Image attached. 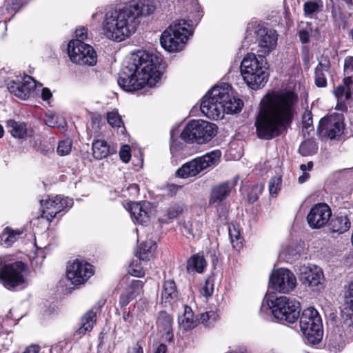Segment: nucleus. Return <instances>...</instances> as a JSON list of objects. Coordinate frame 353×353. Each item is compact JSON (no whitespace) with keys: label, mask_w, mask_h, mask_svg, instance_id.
I'll return each mask as SVG.
<instances>
[{"label":"nucleus","mask_w":353,"mask_h":353,"mask_svg":"<svg viewBox=\"0 0 353 353\" xmlns=\"http://www.w3.org/2000/svg\"><path fill=\"white\" fill-rule=\"evenodd\" d=\"M318 150V145L313 139H307L300 145L299 152L303 157L314 155Z\"/></svg>","instance_id":"34"},{"label":"nucleus","mask_w":353,"mask_h":353,"mask_svg":"<svg viewBox=\"0 0 353 353\" xmlns=\"http://www.w3.org/2000/svg\"><path fill=\"white\" fill-rule=\"evenodd\" d=\"M77 39H79L81 41H83L88 37V30L84 27H79L76 29L75 31Z\"/></svg>","instance_id":"51"},{"label":"nucleus","mask_w":353,"mask_h":353,"mask_svg":"<svg viewBox=\"0 0 353 353\" xmlns=\"http://www.w3.org/2000/svg\"><path fill=\"white\" fill-rule=\"evenodd\" d=\"M184 210L182 203H174L170 204L165 211V216L170 220H173L181 214Z\"/></svg>","instance_id":"35"},{"label":"nucleus","mask_w":353,"mask_h":353,"mask_svg":"<svg viewBox=\"0 0 353 353\" xmlns=\"http://www.w3.org/2000/svg\"><path fill=\"white\" fill-rule=\"evenodd\" d=\"M143 285V283L139 280H134L132 281L129 292L134 295V294H140Z\"/></svg>","instance_id":"46"},{"label":"nucleus","mask_w":353,"mask_h":353,"mask_svg":"<svg viewBox=\"0 0 353 353\" xmlns=\"http://www.w3.org/2000/svg\"><path fill=\"white\" fill-rule=\"evenodd\" d=\"M351 223L347 216H336L330 219L329 229L332 232L339 234L347 232L350 228Z\"/></svg>","instance_id":"28"},{"label":"nucleus","mask_w":353,"mask_h":353,"mask_svg":"<svg viewBox=\"0 0 353 353\" xmlns=\"http://www.w3.org/2000/svg\"><path fill=\"white\" fill-rule=\"evenodd\" d=\"M107 120L112 128H120L123 125L121 117L117 111L108 112L107 114Z\"/></svg>","instance_id":"39"},{"label":"nucleus","mask_w":353,"mask_h":353,"mask_svg":"<svg viewBox=\"0 0 353 353\" xmlns=\"http://www.w3.org/2000/svg\"><path fill=\"white\" fill-rule=\"evenodd\" d=\"M179 188H180V186L174 185V184L168 185V190L171 192H172V191L176 192Z\"/></svg>","instance_id":"64"},{"label":"nucleus","mask_w":353,"mask_h":353,"mask_svg":"<svg viewBox=\"0 0 353 353\" xmlns=\"http://www.w3.org/2000/svg\"><path fill=\"white\" fill-rule=\"evenodd\" d=\"M179 292L172 279L165 281L162 285L160 304L163 307H179Z\"/></svg>","instance_id":"20"},{"label":"nucleus","mask_w":353,"mask_h":353,"mask_svg":"<svg viewBox=\"0 0 353 353\" xmlns=\"http://www.w3.org/2000/svg\"><path fill=\"white\" fill-rule=\"evenodd\" d=\"M236 181H227L217 184L212 188L209 204L216 208L221 205V203L229 196L232 189L235 186Z\"/></svg>","instance_id":"21"},{"label":"nucleus","mask_w":353,"mask_h":353,"mask_svg":"<svg viewBox=\"0 0 353 353\" xmlns=\"http://www.w3.org/2000/svg\"><path fill=\"white\" fill-rule=\"evenodd\" d=\"M72 141L70 139L60 141L57 147V153L61 156L68 155L72 149Z\"/></svg>","instance_id":"40"},{"label":"nucleus","mask_w":353,"mask_h":353,"mask_svg":"<svg viewBox=\"0 0 353 353\" xmlns=\"http://www.w3.org/2000/svg\"><path fill=\"white\" fill-rule=\"evenodd\" d=\"M119 156L121 159L124 163H128L131 157L130 148L128 145H124L121 147L119 151Z\"/></svg>","instance_id":"45"},{"label":"nucleus","mask_w":353,"mask_h":353,"mask_svg":"<svg viewBox=\"0 0 353 353\" xmlns=\"http://www.w3.org/2000/svg\"><path fill=\"white\" fill-rule=\"evenodd\" d=\"M157 57L139 51L126 61L119 74L118 84L125 91L134 92L148 85L152 87L160 79Z\"/></svg>","instance_id":"3"},{"label":"nucleus","mask_w":353,"mask_h":353,"mask_svg":"<svg viewBox=\"0 0 353 353\" xmlns=\"http://www.w3.org/2000/svg\"><path fill=\"white\" fill-rule=\"evenodd\" d=\"M22 233L23 231L21 230H14L9 227H6L0 234V245L5 248L10 247L17 241Z\"/></svg>","instance_id":"29"},{"label":"nucleus","mask_w":353,"mask_h":353,"mask_svg":"<svg viewBox=\"0 0 353 353\" xmlns=\"http://www.w3.org/2000/svg\"><path fill=\"white\" fill-rule=\"evenodd\" d=\"M6 126L12 137L17 139H24L27 134V128L25 123L17 122L13 119H9L6 122Z\"/></svg>","instance_id":"31"},{"label":"nucleus","mask_w":353,"mask_h":353,"mask_svg":"<svg viewBox=\"0 0 353 353\" xmlns=\"http://www.w3.org/2000/svg\"><path fill=\"white\" fill-rule=\"evenodd\" d=\"M159 332L162 333V338L164 341L170 342L173 339L172 333V317L167 314L165 311L159 313L158 321Z\"/></svg>","instance_id":"22"},{"label":"nucleus","mask_w":353,"mask_h":353,"mask_svg":"<svg viewBox=\"0 0 353 353\" xmlns=\"http://www.w3.org/2000/svg\"><path fill=\"white\" fill-rule=\"evenodd\" d=\"M301 303L295 297L266 295L262 301L261 309H300Z\"/></svg>","instance_id":"18"},{"label":"nucleus","mask_w":353,"mask_h":353,"mask_svg":"<svg viewBox=\"0 0 353 353\" xmlns=\"http://www.w3.org/2000/svg\"><path fill=\"white\" fill-rule=\"evenodd\" d=\"M40 203L42 208L41 216L52 221L57 214L65 209L70 208L73 205V200L68 197L56 195L48 196L46 199H41Z\"/></svg>","instance_id":"11"},{"label":"nucleus","mask_w":353,"mask_h":353,"mask_svg":"<svg viewBox=\"0 0 353 353\" xmlns=\"http://www.w3.org/2000/svg\"><path fill=\"white\" fill-rule=\"evenodd\" d=\"M152 242H143L140 244L137 256L140 260H148L152 256Z\"/></svg>","instance_id":"36"},{"label":"nucleus","mask_w":353,"mask_h":353,"mask_svg":"<svg viewBox=\"0 0 353 353\" xmlns=\"http://www.w3.org/2000/svg\"><path fill=\"white\" fill-rule=\"evenodd\" d=\"M35 88V81L29 75H25L23 78L17 77L16 80L10 81L7 84L8 91L23 100L28 99Z\"/></svg>","instance_id":"16"},{"label":"nucleus","mask_w":353,"mask_h":353,"mask_svg":"<svg viewBox=\"0 0 353 353\" xmlns=\"http://www.w3.org/2000/svg\"><path fill=\"white\" fill-rule=\"evenodd\" d=\"M215 314H216V312L214 310H208V311H206V312L201 313V314L199 313V315L201 316L200 318H199V323L200 322H201V323L207 322L210 319H214Z\"/></svg>","instance_id":"48"},{"label":"nucleus","mask_w":353,"mask_h":353,"mask_svg":"<svg viewBox=\"0 0 353 353\" xmlns=\"http://www.w3.org/2000/svg\"><path fill=\"white\" fill-rule=\"evenodd\" d=\"M128 207L132 218L135 221L140 224H145L149 222L150 216L148 212L140 203L130 202L128 203Z\"/></svg>","instance_id":"25"},{"label":"nucleus","mask_w":353,"mask_h":353,"mask_svg":"<svg viewBox=\"0 0 353 353\" xmlns=\"http://www.w3.org/2000/svg\"><path fill=\"white\" fill-rule=\"evenodd\" d=\"M297 101V95L292 91L266 94L255 121L258 137L270 140L281 135L296 114Z\"/></svg>","instance_id":"1"},{"label":"nucleus","mask_w":353,"mask_h":353,"mask_svg":"<svg viewBox=\"0 0 353 353\" xmlns=\"http://www.w3.org/2000/svg\"><path fill=\"white\" fill-rule=\"evenodd\" d=\"M129 273L135 277H141L144 275V270L137 262H132L129 267Z\"/></svg>","instance_id":"43"},{"label":"nucleus","mask_w":353,"mask_h":353,"mask_svg":"<svg viewBox=\"0 0 353 353\" xmlns=\"http://www.w3.org/2000/svg\"><path fill=\"white\" fill-rule=\"evenodd\" d=\"M207 265V262L203 255L194 254L187 261V271L189 273L196 272L202 273Z\"/></svg>","instance_id":"30"},{"label":"nucleus","mask_w":353,"mask_h":353,"mask_svg":"<svg viewBox=\"0 0 353 353\" xmlns=\"http://www.w3.org/2000/svg\"><path fill=\"white\" fill-rule=\"evenodd\" d=\"M128 353H143L142 347L139 345L132 347L129 350Z\"/></svg>","instance_id":"59"},{"label":"nucleus","mask_w":353,"mask_h":353,"mask_svg":"<svg viewBox=\"0 0 353 353\" xmlns=\"http://www.w3.org/2000/svg\"><path fill=\"white\" fill-rule=\"evenodd\" d=\"M92 154L96 159H102L110 154V147L104 140H96L92 143Z\"/></svg>","instance_id":"32"},{"label":"nucleus","mask_w":353,"mask_h":353,"mask_svg":"<svg viewBox=\"0 0 353 353\" xmlns=\"http://www.w3.org/2000/svg\"><path fill=\"white\" fill-rule=\"evenodd\" d=\"M241 74L244 81L252 89L263 86L268 81L267 62L264 55L248 53L241 63Z\"/></svg>","instance_id":"6"},{"label":"nucleus","mask_w":353,"mask_h":353,"mask_svg":"<svg viewBox=\"0 0 353 353\" xmlns=\"http://www.w3.org/2000/svg\"><path fill=\"white\" fill-rule=\"evenodd\" d=\"M134 298V296L128 292L126 294H122L119 298V305L121 307L128 305L130 301Z\"/></svg>","instance_id":"49"},{"label":"nucleus","mask_w":353,"mask_h":353,"mask_svg":"<svg viewBox=\"0 0 353 353\" xmlns=\"http://www.w3.org/2000/svg\"><path fill=\"white\" fill-rule=\"evenodd\" d=\"M254 34L261 53L269 54L276 47L277 34L275 30L260 27L254 31Z\"/></svg>","instance_id":"19"},{"label":"nucleus","mask_w":353,"mask_h":353,"mask_svg":"<svg viewBox=\"0 0 353 353\" xmlns=\"http://www.w3.org/2000/svg\"><path fill=\"white\" fill-rule=\"evenodd\" d=\"M303 131H307L312 128V114L310 111H305L303 115Z\"/></svg>","instance_id":"44"},{"label":"nucleus","mask_w":353,"mask_h":353,"mask_svg":"<svg viewBox=\"0 0 353 353\" xmlns=\"http://www.w3.org/2000/svg\"><path fill=\"white\" fill-rule=\"evenodd\" d=\"M323 4L321 0L307 1L303 5L304 15L311 19L321 11Z\"/></svg>","instance_id":"33"},{"label":"nucleus","mask_w":353,"mask_h":353,"mask_svg":"<svg viewBox=\"0 0 353 353\" xmlns=\"http://www.w3.org/2000/svg\"><path fill=\"white\" fill-rule=\"evenodd\" d=\"M343 130L344 123L341 115H330L323 117L319 121L318 132L322 137L334 139L340 137Z\"/></svg>","instance_id":"14"},{"label":"nucleus","mask_w":353,"mask_h":353,"mask_svg":"<svg viewBox=\"0 0 353 353\" xmlns=\"http://www.w3.org/2000/svg\"><path fill=\"white\" fill-rule=\"evenodd\" d=\"M40 347L38 345L32 344L28 346L23 353H39Z\"/></svg>","instance_id":"53"},{"label":"nucleus","mask_w":353,"mask_h":353,"mask_svg":"<svg viewBox=\"0 0 353 353\" xmlns=\"http://www.w3.org/2000/svg\"><path fill=\"white\" fill-rule=\"evenodd\" d=\"M220 150H216L195 158L184 163L176 172V175L181 178L195 176L208 168L216 165L221 157Z\"/></svg>","instance_id":"9"},{"label":"nucleus","mask_w":353,"mask_h":353,"mask_svg":"<svg viewBox=\"0 0 353 353\" xmlns=\"http://www.w3.org/2000/svg\"><path fill=\"white\" fill-rule=\"evenodd\" d=\"M330 63L328 60L320 61L315 68L314 83L319 88H325L327 85L326 73L328 72Z\"/></svg>","instance_id":"27"},{"label":"nucleus","mask_w":353,"mask_h":353,"mask_svg":"<svg viewBox=\"0 0 353 353\" xmlns=\"http://www.w3.org/2000/svg\"><path fill=\"white\" fill-rule=\"evenodd\" d=\"M300 281L313 291L323 288L324 276L321 268L314 265H301L299 268Z\"/></svg>","instance_id":"15"},{"label":"nucleus","mask_w":353,"mask_h":353,"mask_svg":"<svg viewBox=\"0 0 353 353\" xmlns=\"http://www.w3.org/2000/svg\"><path fill=\"white\" fill-rule=\"evenodd\" d=\"M192 22L190 20L179 19L174 21L162 33L160 38L161 46L170 52L183 50L192 34Z\"/></svg>","instance_id":"7"},{"label":"nucleus","mask_w":353,"mask_h":353,"mask_svg":"<svg viewBox=\"0 0 353 353\" xmlns=\"http://www.w3.org/2000/svg\"><path fill=\"white\" fill-rule=\"evenodd\" d=\"M167 348L165 345L160 344L156 349L154 353H166Z\"/></svg>","instance_id":"63"},{"label":"nucleus","mask_w":353,"mask_h":353,"mask_svg":"<svg viewBox=\"0 0 353 353\" xmlns=\"http://www.w3.org/2000/svg\"><path fill=\"white\" fill-rule=\"evenodd\" d=\"M216 129V126L214 123L203 120H193L185 125L181 138L185 142L203 144L215 136Z\"/></svg>","instance_id":"8"},{"label":"nucleus","mask_w":353,"mask_h":353,"mask_svg":"<svg viewBox=\"0 0 353 353\" xmlns=\"http://www.w3.org/2000/svg\"><path fill=\"white\" fill-rule=\"evenodd\" d=\"M52 97V92L48 88H43L41 91V98L43 101H47Z\"/></svg>","instance_id":"55"},{"label":"nucleus","mask_w":353,"mask_h":353,"mask_svg":"<svg viewBox=\"0 0 353 353\" xmlns=\"http://www.w3.org/2000/svg\"><path fill=\"white\" fill-rule=\"evenodd\" d=\"M313 167V163L312 161H309L307 164H301L300 165V170L302 172H306L307 170H310Z\"/></svg>","instance_id":"57"},{"label":"nucleus","mask_w":353,"mask_h":353,"mask_svg":"<svg viewBox=\"0 0 353 353\" xmlns=\"http://www.w3.org/2000/svg\"><path fill=\"white\" fill-rule=\"evenodd\" d=\"M270 284L271 288L276 291L288 293L296 287V279L289 270L280 268L271 274Z\"/></svg>","instance_id":"12"},{"label":"nucleus","mask_w":353,"mask_h":353,"mask_svg":"<svg viewBox=\"0 0 353 353\" xmlns=\"http://www.w3.org/2000/svg\"><path fill=\"white\" fill-rule=\"evenodd\" d=\"M263 190V185L256 184L252 185L248 192V201L250 203H254L258 199L259 195L261 194Z\"/></svg>","instance_id":"38"},{"label":"nucleus","mask_w":353,"mask_h":353,"mask_svg":"<svg viewBox=\"0 0 353 353\" xmlns=\"http://www.w3.org/2000/svg\"><path fill=\"white\" fill-rule=\"evenodd\" d=\"M191 6L194 11L199 12L200 11V6L197 0H192Z\"/></svg>","instance_id":"62"},{"label":"nucleus","mask_w":353,"mask_h":353,"mask_svg":"<svg viewBox=\"0 0 353 353\" xmlns=\"http://www.w3.org/2000/svg\"><path fill=\"white\" fill-rule=\"evenodd\" d=\"M230 85L223 83L220 86H214L203 97L200 109L209 119H219L223 114H234L241 111L243 103L230 92Z\"/></svg>","instance_id":"5"},{"label":"nucleus","mask_w":353,"mask_h":353,"mask_svg":"<svg viewBox=\"0 0 353 353\" xmlns=\"http://www.w3.org/2000/svg\"><path fill=\"white\" fill-rule=\"evenodd\" d=\"M344 309H353V280L345 286Z\"/></svg>","instance_id":"37"},{"label":"nucleus","mask_w":353,"mask_h":353,"mask_svg":"<svg viewBox=\"0 0 353 353\" xmlns=\"http://www.w3.org/2000/svg\"><path fill=\"white\" fill-rule=\"evenodd\" d=\"M97 321V312L94 310L87 311L81 317V327L75 332L74 335L81 338L90 332L96 325Z\"/></svg>","instance_id":"24"},{"label":"nucleus","mask_w":353,"mask_h":353,"mask_svg":"<svg viewBox=\"0 0 353 353\" xmlns=\"http://www.w3.org/2000/svg\"><path fill=\"white\" fill-rule=\"evenodd\" d=\"M229 236L232 246L236 249L241 248V243L240 241V232L234 225L232 228L230 226L229 227Z\"/></svg>","instance_id":"41"},{"label":"nucleus","mask_w":353,"mask_h":353,"mask_svg":"<svg viewBox=\"0 0 353 353\" xmlns=\"http://www.w3.org/2000/svg\"><path fill=\"white\" fill-rule=\"evenodd\" d=\"M128 189L130 190H131L132 193L134 194H137L139 193V185L137 184H135V183L131 184L128 187Z\"/></svg>","instance_id":"61"},{"label":"nucleus","mask_w":353,"mask_h":353,"mask_svg":"<svg viewBox=\"0 0 353 353\" xmlns=\"http://www.w3.org/2000/svg\"><path fill=\"white\" fill-rule=\"evenodd\" d=\"M282 179L281 176L272 177L269 181V192L272 196H276L280 190Z\"/></svg>","instance_id":"42"},{"label":"nucleus","mask_w":353,"mask_h":353,"mask_svg":"<svg viewBox=\"0 0 353 353\" xmlns=\"http://www.w3.org/2000/svg\"><path fill=\"white\" fill-rule=\"evenodd\" d=\"M209 283L208 281H206L205 285L202 288V294L205 296H209L212 294L213 288L212 287L208 286Z\"/></svg>","instance_id":"54"},{"label":"nucleus","mask_w":353,"mask_h":353,"mask_svg":"<svg viewBox=\"0 0 353 353\" xmlns=\"http://www.w3.org/2000/svg\"><path fill=\"white\" fill-rule=\"evenodd\" d=\"M344 72L347 75L353 73V56H348L345 58Z\"/></svg>","instance_id":"47"},{"label":"nucleus","mask_w":353,"mask_h":353,"mask_svg":"<svg viewBox=\"0 0 353 353\" xmlns=\"http://www.w3.org/2000/svg\"><path fill=\"white\" fill-rule=\"evenodd\" d=\"M302 175H301L299 179H298V181L300 184H302L303 183H305V181H307L309 178H310V174L307 173V172H302Z\"/></svg>","instance_id":"56"},{"label":"nucleus","mask_w":353,"mask_h":353,"mask_svg":"<svg viewBox=\"0 0 353 353\" xmlns=\"http://www.w3.org/2000/svg\"><path fill=\"white\" fill-rule=\"evenodd\" d=\"M68 53L70 60L79 65H94L97 56L94 49L79 39H74L68 45Z\"/></svg>","instance_id":"10"},{"label":"nucleus","mask_w":353,"mask_h":353,"mask_svg":"<svg viewBox=\"0 0 353 353\" xmlns=\"http://www.w3.org/2000/svg\"><path fill=\"white\" fill-rule=\"evenodd\" d=\"M332 211L325 203H318L310 209L307 221L310 228L319 229L324 227L330 219Z\"/></svg>","instance_id":"17"},{"label":"nucleus","mask_w":353,"mask_h":353,"mask_svg":"<svg viewBox=\"0 0 353 353\" xmlns=\"http://www.w3.org/2000/svg\"><path fill=\"white\" fill-rule=\"evenodd\" d=\"M259 315L268 321L294 323L300 318L301 330L308 343L315 344L323 337V325L318 310H260Z\"/></svg>","instance_id":"4"},{"label":"nucleus","mask_w":353,"mask_h":353,"mask_svg":"<svg viewBox=\"0 0 353 353\" xmlns=\"http://www.w3.org/2000/svg\"><path fill=\"white\" fill-rule=\"evenodd\" d=\"M93 274L92 265L85 261L77 259L67 267V278L75 285L85 283Z\"/></svg>","instance_id":"13"},{"label":"nucleus","mask_w":353,"mask_h":353,"mask_svg":"<svg viewBox=\"0 0 353 353\" xmlns=\"http://www.w3.org/2000/svg\"><path fill=\"white\" fill-rule=\"evenodd\" d=\"M299 37L300 41L303 43H307L310 41L309 31L306 29L300 30L299 32Z\"/></svg>","instance_id":"52"},{"label":"nucleus","mask_w":353,"mask_h":353,"mask_svg":"<svg viewBox=\"0 0 353 353\" xmlns=\"http://www.w3.org/2000/svg\"><path fill=\"white\" fill-rule=\"evenodd\" d=\"M198 316L199 312L196 314L194 310H183V314L179 316L180 327L185 330L194 328L199 323Z\"/></svg>","instance_id":"26"},{"label":"nucleus","mask_w":353,"mask_h":353,"mask_svg":"<svg viewBox=\"0 0 353 353\" xmlns=\"http://www.w3.org/2000/svg\"><path fill=\"white\" fill-rule=\"evenodd\" d=\"M46 124L51 128H54L58 123L57 117L54 114H48L45 118Z\"/></svg>","instance_id":"50"},{"label":"nucleus","mask_w":353,"mask_h":353,"mask_svg":"<svg viewBox=\"0 0 353 353\" xmlns=\"http://www.w3.org/2000/svg\"><path fill=\"white\" fill-rule=\"evenodd\" d=\"M17 310H10L8 312V314L6 315V317L8 319H13L15 321L19 320L22 316V315H20V316L14 315L13 314V312H17Z\"/></svg>","instance_id":"60"},{"label":"nucleus","mask_w":353,"mask_h":353,"mask_svg":"<svg viewBox=\"0 0 353 353\" xmlns=\"http://www.w3.org/2000/svg\"><path fill=\"white\" fill-rule=\"evenodd\" d=\"M343 85H339L334 93L338 100L337 106L344 103L353 95V76H348L343 79Z\"/></svg>","instance_id":"23"},{"label":"nucleus","mask_w":353,"mask_h":353,"mask_svg":"<svg viewBox=\"0 0 353 353\" xmlns=\"http://www.w3.org/2000/svg\"><path fill=\"white\" fill-rule=\"evenodd\" d=\"M152 0H130L121 8L107 11L103 21V30L105 37L120 42L132 36L145 17L154 11Z\"/></svg>","instance_id":"2"},{"label":"nucleus","mask_w":353,"mask_h":353,"mask_svg":"<svg viewBox=\"0 0 353 353\" xmlns=\"http://www.w3.org/2000/svg\"><path fill=\"white\" fill-rule=\"evenodd\" d=\"M106 300L104 299H100L96 305L94 306V309H102L105 307Z\"/></svg>","instance_id":"58"}]
</instances>
